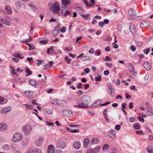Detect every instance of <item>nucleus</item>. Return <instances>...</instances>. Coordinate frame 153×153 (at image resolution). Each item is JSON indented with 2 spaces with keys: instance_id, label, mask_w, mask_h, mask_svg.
<instances>
[{
  "instance_id": "nucleus-1",
  "label": "nucleus",
  "mask_w": 153,
  "mask_h": 153,
  "mask_svg": "<svg viewBox=\"0 0 153 153\" xmlns=\"http://www.w3.org/2000/svg\"><path fill=\"white\" fill-rule=\"evenodd\" d=\"M91 97L88 95H84L78 100L77 103L79 108H85L88 107L89 103L91 102Z\"/></svg>"
},
{
  "instance_id": "nucleus-2",
  "label": "nucleus",
  "mask_w": 153,
  "mask_h": 153,
  "mask_svg": "<svg viewBox=\"0 0 153 153\" xmlns=\"http://www.w3.org/2000/svg\"><path fill=\"white\" fill-rule=\"evenodd\" d=\"M51 10L53 11L54 13H57L59 15H61L63 13V11L61 10L60 9L59 3L57 2L53 4V7L51 8Z\"/></svg>"
},
{
  "instance_id": "nucleus-3",
  "label": "nucleus",
  "mask_w": 153,
  "mask_h": 153,
  "mask_svg": "<svg viewBox=\"0 0 153 153\" xmlns=\"http://www.w3.org/2000/svg\"><path fill=\"white\" fill-rule=\"evenodd\" d=\"M22 138V134L20 133H16L13 136L12 140L14 142L20 141Z\"/></svg>"
},
{
  "instance_id": "nucleus-4",
  "label": "nucleus",
  "mask_w": 153,
  "mask_h": 153,
  "mask_svg": "<svg viewBox=\"0 0 153 153\" xmlns=\"http://www.w3.org/2000/svg\"><path fill=\"white\" fill-rule=\"evenodd\" d=\"M22 129L24 133L26 134H29L32 131V128L29 125H26L23 127Z\"/></svg>"
},
{
  "instance_id": "nucleus-5",
  "label": "nucleus",
  "mask_w": 153,
  "mask_h": 153,
  "mask_svg": "<svg viewBox=\"0 0 153 153\" xmlns=\"http://www.w3.org/2000/svg\"><path fill=\"white\" fill-rule=\"evenodd\" d=\"M107 86L108 90H109V92L108 91V93L110 94L111 97H113L114 95V88L112 86L110 83H108L107 84Z\"/></svg>"
},
{
  "instance_id": "nucleus-6",
  "label": "nucleus",
  "mask_w": 153,
  "mask_h": 153,
  "mask_svg": "<svg viewBox=\"0 0 153 153\" xmlns=\"http://www.w3.org/2000/svg\"><path fill=\"white\" fill-rule=\"evenodd\" d=\"M62 112L63 115L66 117H71L73 115L72 112L69 110H63Z\"/></svg>"
},
{
  "instance_id": "nucleus-7",
  "label": "nucleus",
  "mask_w": 153,
  "mask_h": 153,
  "mask_svg": "<svg viewBox=\"0 0 153 153\" xmlns=\"http://www.w3.org/2000/svg\"><path fill=\"white\" fill-rule=\"evenodd\" d=\"M60 25L59 24H58L57 25L56 27H55V28L52 31V33L53 34L56 36L57 35L58 33L60 31Z\"/></svg>"
},
{
  "instance_id": "nucleus-8",
  "label": "nucleus",
  "mask_w": 153,
  "mask_h": 153,
  "mask_svg": "<svg viewBox=\"0 0 153 153\" xmlns=\"http://www.w3.org/2000/svg\"><path fill=\"white\" fill-rule=\"evenodd\" d=\"M56 146L58 148L64 149L65 147L66 143L64 141H60L57 143Z\"/></svg>"
},
{
  "instance_id": "nucleus-9",
  "label": "nucleus",
  "mask_w": 153,
  "mask_h": 153,
  "mask_svg": "<svg viewBox=\"0 0 153 153\" xmlns=\"http://www.w3.org/2000/svg\"><path fill=\"white\" fill-rule=\"evenodd\" d=\"M143 67L147 71H149L151 68V66L150 63L146 61L144 62Z\"/></svg>"
},
{
  "instance_id": "nucleus-10",
  "label": "nucleus",
  "mask_w": 153,
  "mask_h": 153,
  "mask_svg": "<svg viewBox=\"0 0 153 153\" xmlns=\"http://www.w3.org/2000/svg\"><path fill=\"white\" fill-rule=\"evenodd\" d=\"M87 0H83L85 4H86L87 6H88L89 7H93L95 3V1L94 0H90V3L91 4H89L86 1Z\"/></svg>"
},
{
  "instance_id": "nucleus-11",
  "label": "nucleus",
  "mask_w": 153,
  "mask_h": 153,
  "mask_svg": "<svg viewBox=\"0 0 153 153\" xmlns=\"http://www.w3.org/2000/svg\"><path fill=\"white\" fill-rule=\"evenodd\" d=\"M115 134L116 131L113 130H110L108 132V136L113 139L115 138Z\"/></svg>"
},
{
  "instance_id": "nucleus-12",
  "label": "nucleus",
  "mask_w": 153,
  "mask_h": 153,
  "mask_svg": "<svg viewBox=\"0 0 153 153\" xmlns=\"http://www.w3.org/2000/svg\"><path fill=\"white\" fill-rule=\"evenodd\" d=\"M11 108L10 107H7L3 109L1 111V113L3 114H5L8 112H10L11 110Z\"/></svg>"
},
{
  "instance_id": "nucleus-13",
  "label": "nucleus",
  "mask_w": 153,
  "mask_h": 153,
  "mask_svg": "<svg viewBox=\"0 0 153 153\" xmlns=\"http://www.w3.org/2000/svg\"><path fill=\"white\" fill-rule=\"evenodd\" d=\"M150 25V23L147 21H143L140 23V26L141 27H146Z\"/></svg>"
},
{
  "instance_id": "nucleus-14",
  "label": "nucleus",
  "mask_w": 153,
  "mask_h": 153,
  "mask_svg": "<svg viewBox=\"0 0 153 153\" xmlns=\"http://www.w3.org/2000/svg\"><path fill=\"white\" fill-rule=\"evenodd\" d=\"M73 146L76 149H79L81 146L80 142L78 141H75L73 143Z\"/></svg>"
},
{
  "instance_id": "nucleus-15",
  "label": "nucleus",
  "mask_w": 153,
  "mask_h": 153,
  "mask_svg": "<svg viewBox=\"0 0 153 153\" xmlns=\"http://www.w3.org/2000/svg\"><path fill=\"white\" fill-rule=\"evenodd\" d=\"M128 13L129 14L132 16H137L136 12L133 9H130Z\"/></svg>"
},
{
  "instance_id": "nucleus-16",
  "label": "nucleus",
  "mask_w": 153,
  "mask_h": 153,
  "mask_svg": "<svg viewBox=\"0 0 153 153\" xmlns=\"http://www.w3.org/2000/svg\"><path fill=\"white\" fill-rule=\"evenodd\" d=\"M129 28L130 32L132 34H133L135 31V28L134 25L131 22L129 23Z\"/></svg>"
},
{
  "instance_id": "nucleus-17",
  "label": "nucleus",
  "mask_w": 153,
  "mask_h": 153,
  "mask_svg": "<svg viewBox=\"0 0 153 153\" xmlns=\"http://www.w3.org/2000/svg\"><path fill=\"white\" fill-rule=\"evenodd\" d=\"M128 68L129 71L132 73L134 75H135L136 74V73L134 72V67L133 65L131 64H130Z\"/></svg>"
},
{
  "instance_id": "nucleus-18",
  "label": "nucleus",
  "mask_w": 153,
  "mask_h": 153,
  "mask_svg": "<svg viewBox=\"0 0 153 153\" xmlns=\"http://www.w3.org/2000/svg\"><path fill=\"white\" fill-rule=\"evenodd\" d=\"M60 101L59 100L56 99H53L51 100V103L53 105H60Z\"/></svg>"
},
{
  "instance_id": "nucleus-19",
  "label": "nucleus",
  "mask_w": 153,
  "mask_h": 153,
  "mask_svg": "<svg viewBox=\"0 0 153 153\" xmlns=\"http://www.w3.org/2000/svg\"><path fill=\"white\" fill-rule=\"evenodd\" d=\"M7 125L4 123H1L0 124V131H4L7 129Z\"/></svg>"
},
{
  "instance_id": "nucleus-20",
  "label": "nucleus",
  "mask_w": 153,
  "mask_h": 153,
  "mask_svg": "<svg viewBox=\"0 0 153 153\" xmlns=\"http://www.w3.org/2000/svg\"><path fill=\"white\" fill-rule=\"evenodd\" d=\"M5 9L8 14H11L12 13V10H11L10 7L8 5H6L5 7Z\"/></svg>"
},
{
  "instance_id": "nucleus-21",
  "label": "nucleus",
  "mask_w": 153,
  "mask_h": 153,
  "mask_svg": "<svg viewBox=\"0 0 153 153\" xmlns=\"http://www.w3.org/2000/svg\"><path fill=\"white\" fill-rule=\"evenodd\" d=\"M29 82L33 86L35 87H36L37 82L34 80L32 79H30L29 81Z\"/></svg>"
},
{
  "instance_id": "nucleus-22",
  "label": "nucleus",
  "mask_w": 153,
  "mask_h": 153,
  "mask_svg": "<svg viewBox=\"0 0 153 153\" xmlns=\"http://www.w3.org/2000/svg\"><path fill=\"white\" fill-rule=\"evenodd\" d=\"M101 103V101L100 100H98L97 101L94 103H93L91 105V107L94 108L99 105Z\"/></svg>"
},
{
  "instance_id": "nucleus-23",
  "label": "nucleus",
  "mask_w": 153,
  "mask_h": 153,
  "mask_svg": "<svg viewBox=\"0 0 153 153\" xmlns=\"http://www.w3.org/2000/svg\"><path fill=\"white\" fill-rule=\"evenodd\" d=\"M13 56L20 59H22L24 58V56L22 54L20 55L17 53H13Z\"/></svg>"
},
{
  "instance_id": "nucleus-24",
  "label": "nucleus",
  "mask_w": 153,
  "mask_h": 153,
  "mask_svg": "<svg viewBox=\"0 0 153 153\" xmlns=\"http://www.w3.org/2000/svg\"><path fill=\"white\" fill-rule=\"evenodd\" d=\"M90 143L89 140L85 138L84 140V146L85 148H86L88 146V144Z\"/></svg>"
},
{
  "instance_id": "nucleus-25",
  "label": "nucleus",
  "mask_w": 153,
  "mask_h": 153,
  "mask_svg": "<svg viewBox=\"0 0 153 153\" xmlns=\"http://www.w3.org/2000/svg\"><path fill=\"white\" fill-rule=\"evenodd\" d=\"M54 46H51L47 50V53L48 54H51L53 53L54 50L53 49Z\"/></svg>"
},
{
  "instance_id": "nucleus-26",
  "label": "nucleus",
  "mask_w": 153,
  "mask_h": 153,
  "mask_svg": "<svg viewBox=\"0 0 153 153\" xmlns=\"http://www.w3.org/2000/svg\"><path fill=\"white\" fill-rule=\"evenodd\" d=\"M99 142V140L97 138H94L91 141V143L92 144H95Z\"/></svg>"
},
{
  "instance_id": "nucleus-27",
  "label": "nucleus",
  "mask_w": 153,
  "mask_h": 153,
  "mask_svg": "<svg viewBox=\"0 0 153 153\" xmlns=\"http://www.w3.org/2000/svg\"><path fill=\"white\" fill-rule=\"evenodd\" d=\"M33 92L32 91H26L25 92V94L28 97H31L33 95Z\"/></svg>"
},
{
  "instance_id": "nucleus-28",
  "label": "nucleus",
  "mask_w": 153,
  "mask_h": 153,
  "mask_svg": "<svg viewBox=\"0 0 153 153\" xmlns=\"http://www.w3.org/2000/svg\"><path fill=\"white\" fill-rule=\"evenodd\" d=\"M25 71L26 73L28 74L26 75L27 76H28L29 75H31L32 73V72L30 71L29 68L27 67L25 68Z\"/></svg>"
},
{
  "instance_id": "nucleus-29",
  "label": "nucleus",
  "mask_w": 153,
  "mask_h": 153,
  "mask_svg": "<svg viewBox=\"0 0 153 153\" xmlns=\"http://www.w3.org/2000/svg\"><path fill=\"white\" fill-rule=\"evenodd\" d=\"M7 102V99H4L3 97H1L0 96V104H3Z\"/></svg>"
},
{
  "instance_id": "nucleus-30",
  "label": "nucleus",
  "mask_w": 153,
  "mask_h": 153,
  "mask_svg": "<svg viewBox=\"0 0 153 153\" xmlns=\"http://www.w3.org/2000/svg\"><path fill=\"white\" fill-rule=\"evenodd\" d=\"M33 153H42L41 150L35 148L32 149Z\"/></svg>"
},
{
  "instance_id": "nucleus-31",
  "label": "nucleus",
  "mask_w": 153,
  "mask_h": 153,
  "mask_svg": "<svg viewBox=\"0 0 153 153\" xmlns=\"http://www.w3.org/2000/svg\"><path fill=\"white\" fill-rule=\"evenodd\" d=\"M89 59V57L88 56L83 55L81 57V59L82 61L88 60Z\"/></svg>"
},
{
  "instance_id": "nucleus-32",
  "label": "nucleus",
  "mask_w": 153,
  "mask_h": 153,
  "mask_svg": "<svg viewBox=\"0 0 153 153\" xmlns=\"http://www.w3.org/2000/svg\"><path fill=\"white\" fill-rule=\"evenodd\" d=\"M147 150L149 153H153V148L151 146H148L147 148Z\"/></svg>"
},
{
  "instance_id": "nucleus-33",
  "label": "nucleus",
  "mask_w": 153,
  "mask_h": 153,
  "mask_svg": "<svg viewBox=\"0 0 153 153\" xmlns=\"http://www.w3.org/2000/svg\"><path fill=\"white\" fill-rule=\"evenodd\" d=\"M100 148V146H97L95 147L92 150L94 152V153H97L99 151Z\"/></svg>"
},
{
  "instance_id": "nucleus-34",
  "label": "nucleus",
  "mask_w": 153,
  "mask_h": 153,
  "mask_svg": "<svg viewBox=\"0 0 153 153\" xmlns=\"http://www.w3.org/2000/svg\"><path fill=\"white\" fill-rule=\"evenodd\" d=\"M133 128L136 129H139L140 128V124L137 123L133 125Z\"/></svg>"
},
{
  "instance_id": "nucleus-35",
  "label": "nucleus",
  "mask_w": 153,
  "mask_h": 153,
  "mask_svg": "<svg viewBox=\"0 0 153 153\" xmlns=\"http://www.w3.org/2000/svg\"><path fill=\"white\" fill-rule=\"evenodd\" d=\"M81 15L85 20H88V16L90 15L89 14H87L86 15L81 14Z\"/></svg>"
},
{
  "instance_id": "nucleus-36",
  "label": "nucleus",
  "mask_w": 153,
  "mask_h": 153,
  "mask_svg": "<svg viewBox=\"0 0 153 153\" xmlns=\"http://www.w3.org/2000/svg\"><path fill=\"white\" fill-rule=\"evenodd\" d=\"M62 4L68 5L69 3L68 0H62Z\"/></svg>"
},
{
  "instance_id": "nucleus-37",
  "label": "nucleus",
  "mask_w": 153,
  "mask_h": 153,
  "mask_svg": "<svg viewBox=\"0 0 153 153\" xmlns=\"http://www.w3.org/2000/svg\"><path fill=\"white\" fill-rule=\"evenodd\" d=\"M45 111L48 114H51L53 112V110L52 109H45Z\"/></svg>"
},
{
  "instance_id": "nucleus-38",
  "label": "nucleus",
  "mask_w": 153,
  "mask_h": 153,
  "mask_svg": "<svg viewBox=\"0 0 153 153\" xmlns=\"http://www.w3.org/2000/svg\"><path fill=\"white\" fill-rule=\"evenodd\" d=\"M48 42V41L47 40L45 39H41L40 41V43H42L43 44H47Z\"/></svg>"
},
{
  "instance_id": "nucleus-39",
  "label": "nucleus",
  "mask_w": 153,
  "mask_h": 153,
  "mask_svg": "<svg viewBox=\"0 0 153 153\" xmlns=\"http://www.w3.org/2000/svg\"><path fill=\"white\" fill-rule=\"evenodd\" d=\"M16 8L17 9H19L21 7V5L20 2L19 1H17L15 3Z\"/></svg>"
},
{
  "instance_id": "nucleus-40",
  "label": "nucleus",
  "mask_w": 153,
  "mask_h": 153,
  "mask_svg": "<svg viewBox=\"0 0 153 153\" xmlns=\"http://www.w3.org/2000/svg\"><path fill=\"white\" fill-rule=\"evenodd\" d=\"M102 78L100 76V75L98 76V77H96L95 78V80L96 82H98L100 81L101 80Z\"/></svg>"
},
{
  "instance_id": "nucleus-41",
  "label": "nucleus",
  "mask_w": 153,
  "mask_h": 153,
  "mask_svg": "<svg viewBox=\"0 0 153 153\" xmlns=\"http://www.w3.org/2000/svg\"><path fill=\"white\" fill-rule=\"evenodd\" d=\"M48 149L54 150V146L52 145H50L48 147Z\"/></svg>"
},
{
  "instance_id": "nucleus-42",
  "label": "nucleus",
  "mask_w": 153,
  "mask_h": 153,
  "mask_svg": "<svg viewBox=\"0 0 153 153\" xmlns=\"http://www.w3.org/2000/svg\"><path fill=\"white\" fill-rule=\"evenodd\" d=\"M24 105L25 106V107L27 109H31L33 108V107L32 106L30 105H27V104H25Z\"/></svg>"
},
{
  "instance_id": "nucleus-43",
  "label": "nucleus",
  "mask_w": 153,
  "mask_h": 153,
  "mask_svg": "<svg viewBox=\"0 0 153 153\" xmlns=\"http://www.w3.org/2000/svg\"><path fill=\"white\" fill-rule=\"evenodd\" d=\"M99 26L100 27L102 28L104 24L102 22H100L98 23Z\"/></svg>"
},
{
  "instance_id": "nucleus-44",
  "label": "nucleus",
  "mask_w": 153,
  "mask_h": 153,
  "mask_svg": "<svg viewBox=\"0 0 153 153\" xmlns=\"http://www.w3.org/2000/svg\"><path fill=\"white\" fill-rule=\"evenodd\" d=\"M72 65L73 66H78L79 65L78 63L75 61H73L72 62Z\"/></svg>"
},
{
  "instance_id": "nucleus-45",
  "label": "nucleus",
  "mask_w": 153,
  "mask_h": 153,
  "mask_svg": "<svg viewBox=\"0 0 153 153\" xmlns=\"http://www.w3.org/2000/svg\"><path fill=\"white\" fill-rule=\"evenodd\" d=\"M108 145L107 144H105L104 145L103 147H102V149L103 150H106L107 149H108Z\"/></svg>"
},
{
  "instance_id": "nucleus-46",
  "label": "nucleus",
  "mask_w": 153,
  "mask_h": 153,
  "mask_svg": "<svg viewBox=\"0 0 153 153\" xmlns=\"http://www.w3.org/2000/svg\"><path fill=\"white\" fill-rule=\"evenodd\" d=\"M82 84L80 82L78 84H77V86L76 87L78 88H83L82 86Z\"/></svg>"
},
{
  "instance_id": "nucleus-47",
  "label": "nucleus",
  "mask_w": 153,
  "mask_h": 153,
  "mask_svg": "<svg viewBox=\"0 0 153 153\" xmlns=\"http://www.w3.org/2000/svg\"><path fill=\"white\" fill-rule=\"evenodd\" d=\"M105 119L107 121H109V119L108 118V114L107 113H103Z\"/></svg>"
},
{
  "instance_id": "nucleus-48",
  "label": "nucleus",
  "mask_w": 153,
  "mask_h": 153,
  "mask_svg": "<svg viewBox=\"0 0 153 153\" xmlns=\"http://www.w3.org/2000/svg\"><path fill=\"white\" fill-rule=\"evenodd\" d=\"M114 128L117 131H119L120 128V126L119 125H117L115 126Z\"/></svg>"
},
{
  "instance_id": "nucleus-49",
  "label": "nucleus",
  "mask_w": 153,
  "mask_h": 153,
  "mask_svg": "<svg viewBox=\"0 0 153 153\" xmlns=\"http://www.w3.org/2000/svg\"><path fill=\"white\" fill-rule=\"evenodd\" d=\"M50 68V65L47 64L45 65L43 67V69L44 70H46L48 68Z\"/></svg>"
},
{
  "instance_id": "nucleus-50",
  "label": "nucleus",
  "mask_w": 153,
  "mask_h": 153,
  "mask_svg": "<svg viewBox=\"0 0 153 153\" xmlns=\"http://www.w3.org/2000/svg\"><path fill=\"white\" fill-rule=\"evenodd\" d=\"M126 96V98L127 99H130L131 98V96L129 95L128 93H126L125 94Z\"/></svg>"
},
{
  "instance_id": "nucleus-51",
  "label": "nucleus",
  "mask_w": 153,
  "mask_h": 153,
  "mask_svg": "<svg viewBox=\"0 0 153 153\" xmlns=\"http://www.w3.org/2000/svg\"><path fill=\"white\" fill-rule=\"evenodd\" d=\"M150 48H148L143 51L144 53L146 54H148L149 52L150 51Z\"/></svg>"
},
{
  "instance_id": "nucleus-52",
  "label": "nucleus",
  "mask_w": 153,
  "mask_h": 153,
  "mask_svg": "<svg viewBox=\"0 0 153 153\" xmlns=\"http://www.w3.org/2000/svg\"><path fill=\"white\" fill-rule=\"evenodd\" d=\"M126 104L125 103H123L122 104V108L121 109V110H123L124 109L126 108Z\"/></svg>"
},
{
  "instance_id": "nucleus-53",
  "label": "nucleus",
  "mask_w": 153,
  "mask_h": 153,
  "mask_svg": "<svg viewBox=\"0 0 153 153\" xmlns=\"http://www.w3.org/2000/svg\"><path fill=\"white\" fill-rule=\"evenodd\" d=\"M110 103V102H107L103 104H101L100 105V106H103L106 105L108 104H109Z\"/></svg>"
},
{
  "instance_id": "nucleus-54",
  "label": "nucleus",
  "mask_w": 153,
  "mask_h": 153,
  "mask_svg": "<svg viewBox=\"0 0 153 153\" xmlns=\"http://www.w3.org/2000/svg\"><path fill=\"white\" fill-rule=\"evenodd\" d=\"M130 88L131 90H133L134 91H137V89L134 85H132L131 87H130Z\"/></svg>"
},
{
  "instance_id": "nucleus-55",
  "label": "nucleus",
  "mask_w": 153,
  "mask_h": 153,
  "mask_svg": "<svg viewBox=\"0 0 153 153\" xmlns=\"http://www.w3.org/2000/svg\"><path fill=\"white\" fill-rule=\"evenodd\" d=\"M136 134H144V133L143 132V131L141 130L139 131H136Z\"/></svg>"
},
{
  "instance_id": "nucleus-56",
  "label": "nucleus",
  "mask_w": 153,
  "mask_h": 153,
  "mask_svg": "<svg viewBox=\"0 0 153 153\" xmlns=\"http://www.w3.org/2000/svg\"><path fill=\"white\" fill-rule=\"evenodd\" d=\"M105 59V61H112L111 59L108 56H106Z\"/></svg>"
},
{
  "instance_id": "nucleus-57",
  "label": "nucleus",
  "mask_w": 153,
  "mask_h": 153,
  "mask_svg": "<svg viewBox=\"0 0 153 153\" xmlns=\"http://www.w3.org/2000/svg\"><path fill=\"white\" fill-rule=\"evenodd\" d=\"M109 74V71L108 70H106L104 71V74L105 76H107Z\"/></svg>"
},
{
  "instance_id": "nucleus-58",
  "label": "nucleus",
  "mask_w": 153,
  "mask_h": 153,
  "mask_svg": "<svg viewBox=\"0 0 153 153\" xmlns=\"http://www.w3.org/2000/svg\"><path fill=\"white\" fill-rule=\"evenodd\" d=\"M66 30V27H63L61 29V31L62 33H64L65 32Z\"/></svg>"
},
{
  "instance_id": "nucleus-59",
  "label": "nucleus",
  "mask_w": 153,
  "mask_h": 153,
  "mask_svg": "<svg viewBox=\"0 0 153 153\" xmlns=\"http://www.w3.org/2000/svg\"><path fill=\"white\" fill-rule=\"evenodd\" d=\"M84 88L85 89H88L89 87L88 84H84Z\"/></svg>"
},
{
  "instance_id": "nucleus-60",
  "label": "nucleus",
  "mask_w": 153,
  "mask_h": 153,
  "mask_svg": "<svg viewBox=\"0 0 153 153\" xmlns=\"http://www.w3.org/2000/svg\"><path fill=\"white\" fill-rule=\"evenodd\" d=\"M90 69L89 68H87L84 70V71L86 73L88 74L90 71Z\"/></svg>"
},
{
  "instance_id": "nucleus-61",
  "label": "nucleus",
  "mask_w": 153,
  "mask_h": 153,
  "mask_svg": "<svg viewBox=\"0 0 153 153\" xmlns=\"http://www.w3.org/2000/svg\"><path fill=\"white\" fill-rule=\"evenodd\" d=\"M94 53L95 55H97L98 56H99L101 54L100 52L98 50L95 51Z\"/></svg>"
},
{
  "instance_id": "nucleus-62",
  "label": "nucleus",
  "mask_w": 153,
  "mask_h": 153,
  "mask_svg": "<svg viewBox=\"0 0 153 153\" xmlns=\"http://www.w3.org/2000/svg\"><path fill=\"white\" fill-rule=\"evenodd\" d=\"M79 131V129H71V131L73 133H74L78 132Z\"/></svg>"
},
{
  "instance_id": "nucleus-63",
  "label": "nucleus",
  "mask_w": 153,
  "mask_h": 153,
  "mask_svg": "<svg viewBox=\"0 0 153 153\" xmlns=\"http://www.w3.org/2000/svg\"><path fill=\"white\" fill-rule=\"evenodd\" d=\"M133 103L131 102L129 103V108L130 109H132L133 108Z\"/></svg>"
},
{
  "instance_id": "nucleus-64",
  "label": "nucleus",
  "mask_w": 153,
  "mask_h": 153,
  "mask_svg": "<svg viewBox=\"0 0 153 153\" xmlns=\"http://www.w3.org/2000/svg\"><path fill=\"white\" fill-rule=\"evenodd\" d=\"M48 153H54L55 150H49L48 149Z\"/></svg>"
}]
</instances>
